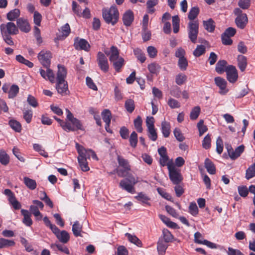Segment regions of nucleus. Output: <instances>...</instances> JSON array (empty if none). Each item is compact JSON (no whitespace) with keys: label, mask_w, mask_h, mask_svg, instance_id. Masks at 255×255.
I'll return each mask as SVG.
<instances>
[{"label":"nucleus","mask_w":255,"mask_h":255,"mask_svg":"<svg viewBox=\"0 0 255 255\" xmlns=\"http://www.w3.org/2000/svg\"><path fill=\"white\" fill-rule=\"evenodd\" d=\"M111 55L109 60L115 70L117 72H120L121 68L124 66L125 60L123 58L120 57L119 51L116 46H112L111 47Z\"/></svg>","instance_id":"1"},{"label":"nucleus","mask_w":255,"mask_h":255,"mask_svg":"<svg viewBox=\"0 0 255 255\" xmlns=\"http://www.w3.org/2000/svg\"><path fill=\"white\" fill-rule=\"evenodd\" d=\"M102 15L107 23H111L114 25L119 19V13L118 9L112 6L109 9H103Z\"/></svg>","instance_id":"2"},{"label":"nucleus","mask_w":255,"mask_h":255,"mask_svg":"<svg viewBox=\"0 0 255 255\" xmlns=\"http://www.w3.org/2000/svg\"><path fill=\"white\" fill-rule=\"evenodd\" d=\"M167 168L169 171V178L173 184H179L183 179L180 170L176 168L173 163H169L167 165Z\"/></svg>","instance_id":"3"},{"label":"nucleus","mask_w":255,"mask_h":255,"mask_svg":"<svg viewBox=\"0 0 255 255\" xmlns=\"http://www.w3.org/2000/svg\"><path fill=\"white\" fill-rule=\"evenodd\" d=\"M234 13L237 16L235 20L237 26L240 29H244L248 22L247 15L243 13L240 8H235Z\"/></svg>","instance_id":"4"},{"label":"nucleus","mask_w":255,"mask_h":255,"mask_svg":"<svg viewBox=\"0 0 255 255\" xmlns=\"http://www.w3.org/2000/svg\"><path fill=\"white\" fill-rule=\"evenodd\" d=\"M199 23L197 20L191 21L188 24V37L193 43L196 42L198 34Z\"/></svg>","instance_id":"5"},{"label":"nucleus","mask_w":255,"mask_h":255,"mask_svg":"<svg viewBox=\"0 0 255 255\" xmlns=\"http://www.w3.org/2000/svg\"><path fill=\"white\" fill-rule=\"evenodd\" d=\"M0 29L2 34L16 35L19 32L18 27L12 22L1 24Z\"/></svg>","instance_id":"6"},{"label":"nucleus","mask_w":255,"mask_h":255,"mask_svg":"<svg viewBox=\"0 0 255 255\" xmlns=\"http://www.w3.org/2000/svg\"><path fill=\"white\" fill-rule=\"evenodd\" d=\"M38 59L40 63L45 67L48 68L50 65L51 53L49 51L42 50L38 54Z\"/></svg>","instance_id":"7"},{"label":"nucleus","mask_w":255,"mask_h":255,"mask_svg":"<svg viewBox=\"0 0 255 255\" xmlns=\"http://www.w3.org/2000/svg\"><path fill=\"white\" fill-rule=\"evenodd\" d=\"M97 63L100 69L104 72L109 71V65L107 57L101 52H99L97 54Z\"/></svg>","instance_id":"8"},{"label":"nucleus","mask_w":255,"mask_h":255,"mask_svg":"<svg viewBox=\"0 0 255 255\" xmlns=\"http://www.w3.org/2000/svg\"><path fill=\"white\" fill-rule=\"evenodd\" d=\"M74 46L76 50H83L89 51L90 49V45L85 39L76 37L74 38Z\"/></svg>","instance_id":"9"},{"label":"nucleus","mask_w":255,"mask_h":255,"mask_svg":"<svg viewBox=\"0 0 255 255\" xmlns=\"http://www.w3.org/2000/svg\"><path fill=\"white\" fill-rule=\"evenodd\" d=\"M227 74V78L231 83H235L238 79V72L235 66L228 65L225 68Z\"/></svg>","instance_id":"10"},{"label":"nucleus","mask_w":255,"mask_h":255,"mask_svg":"<svg viewBox=\"0 0 255 255\" xmlns=\"http://www.w3.org/2000/svg\"><path fill=\"white\" fill-rule=\"evenodd\" d=\"M214 80L216 85L220 88L219 93L221 95L226 94L228 92V90L227 89V81L220 77L215 78Z\"/></svg>","instance_id":"11"},{"label":"nucleus","mask_w":255,"mask_h":255,"mask_svg":"<svg viewBox=\"0 0 255 255\" xmlns=\"http://www.w3.org/2000/svg\"><path fill=\"white\" fill-rule=\"evenodd\" d=\"M56 89L58 93L62 96L69 94L67 81H56Z\"/></svg>","instance_id":"12"},{"label":"nucleus","mask_w":255,"mask_h":255,"mask_svg":"<svg viewBox=\"0 0 255 255\" xmlns=\"http://www.w3.org/2000/svg\"><path fill=\"white\" fill-rule=\"evenodd\" d=\"M16 23L18 29L22 32L27 33L30 30V25L26 19L22 17L18 18L17 19Z\"/></svg>","instance_id":"13"},{"label":"nucleus","mask_w":255,"mask_h":255,"mask_svg":"<svg viewBox=\"0 0 255 255\" xmlns=\"http://www.w3.org/2000/svg\"><path fill=\"white\" fill-rule=\"evenodd\" d=\"M76 147L78 152H79V150L80 151V150L84 153L85 157L86 159L87 158H90L91 157L94 159H98L95 152L93 150H86L82 145L79 144L77 143L76 144Z\"/></svg>","instance_id":"14"},{"label":"nucleus","mask_w":255,"mask_h":255,"mask_svg":"<svg viewBox=\"0 0 255 255\" xmlns=\"http://www.w3.org/2000/svg\"><path fill=\"white\" fill-rule=\"evenodd\" d=\"M79 156L78 157V162L81 170L83 171H87L90 168L88 165L87 159L85 157L84 153L80 150H79Z\"/></svg>","instance_id":"15"},{"label":"nucleus","mask_w":255,"mask_h":255,"mask_svg":"<svg viewBox=\"0 0 255 255\" xmlns=\"http://www.w3.org/2000/svg\"><path fill=\"white\" fill-rule=\"evenodd\" d=\"M47 70H45L40 69L39 70L41 76L46 80H49L51 83H54L55 81L54 74L52 70L49 69V67L46 68Z\"/></svg>","instance_id":"16"},{"label":"nucleus","mask_w":255,"mask_h":255,"mask_svg":"<svg viewBox=\"0 0 255 255\" xmlns=\"http://www.w3.org/2000/svg\"><path fill=\"white\" fill-rule=\"evenodd\" d=\"M134 19V15L131 10H128L125 12L123 16V21L124 25L129 26L131 25Z\"/></svg>","instance_id":"17"},{"label":"nucleus","mask_w":255,"mask_h":255,"mask_svg":"<svg viewBox=\"0 0 255 255\" xmlns=\"http://www.w3.org/2000/svg\"><path fill=\"white\" fill-rule=\"evenodd\" d=\"M103 120L106 123L105 129L108 132L112 133L111 131L108 129V128L110 127L111 120V113L109 110L105 109L102 113Z\"/></svg>","instance_id":"18"},{"label":"nucleus","mask_w":255,"mask_h":255,"mask_svg":"<svg viewBox=\"0 0 255 255\" xmlns=\"http://www.w3.org/2000/svg\"><path fill=\"white\" fill-rule=\"evenodd\" d=\"M58 71L57 72V76L56 78V81H66L65 78L67 76V70L65 67L63 66H58Z\"/></svg>","instance_id":"19"},{"label":"nucleus","mask_w":255,"mask_h":255,"mask_svg":"<svg viewBox=\"0 0 255 255\" xmlns=\"http://www.w3.org/2000/svg\"><path fill=\"white\" fill-rule=\"evenodd\" d=\"M21 213L23 216V223L27 226H30L32 224V221L30 218L31 214L28 210L25 209H21Z\"/></svg>","instance_id":"20"},{"label":"nucleus","mask_w":255,"mask_h":255,"mask_svg":"<svg viewBox=\"0 0 255 255\" xmlns=\"http://www.w3.org/2000/svg\"><path fill=\"white\" fill-rule=\"evenodd\" d=\"M205 167L208 172L211 174L216 173V167L213 162L209 158H206L205 160Z\"/></svg>","instance_id":"21"},{"label":"nucleus","mask_w":255,"mask_h":255,"mask_svg":"<svg viewBox=\"0 0 255 255\" xmlns=\"http://www.w3.org/2000/svg\"><path fill=\"white\" fill-rule=\"evenodd\" d=\"M245 146L244 145H241L238 146L235 150H233L230 156L231 159L232 160H235L238 158L241 154L244 151Z\"/></svg>","instance_id":"22"},{"label":"nucleus","mask_w":255,"mask_h":255,"mask_svg":"<svg viewBox=\"0 0 255 255\" xmlns=\"http://www.w3.org/2000/svg\"><path fill=\"white\" fill-rule=\"evenodd\" d=\"M120 186L129 193H132L134 190V186L127 180H122L120 183Z\"/></svg>","instance_id":"23"},{"label":"nucleus","mask_w":255,"mask_h":255,"mask_svg":"<svg viewBox=\"0 0 255 255\" xmlns=\"http://www.w3.org/2000/svg\"><path fill=\"white\" fill-rule=\"evenodd\" d=\"M161 131L165 137H168L170 133V123L165 121L161 123Z\"/></svg>","instance_id":"24"},{"label":"nucleus","mask_w":255,"mask_h":255,"mask_svg":"<svg viewBox=\"0 0 255 255\" xmlns=\"http://www.w3.org/2000/svg\"><path fill=\"white\" fill-rule=\"evenodd\" d=\"M135 198L141 202L143 205L150 206V203L149 202L150 198L142 192L139 193L137 196H135Z\"/></svg>","instance_id":"25"},{"label":"nucleus","mask_w":255,"mask_h":255,"mask_svg":"<svg viewBox=\"0 0 255 255\" xmlns=\"http://www.w3.org/2000/svg\"><path fill=\"white\" fill-rule=\"evenodd\" d=\"M160 220L168 227L172 229L178 228V225L176 223L170 221V219L163 215H159Z\"/></svg>","instance_id":"26"},{"label":"nucleus","mask_w":255,"mask_h":255,"mask_svg":"<svg viewBox=\"0 0 255 255\" xmlns=\"http://www.w3.org/2000/svg\"><path fill=\"white\" fill-rule=\"evenodd\" d=\"M227 62L226 60H219L216 65V71L220 74L223 73L225 71V68L227 67Z\"/></svg>","instance_id":"27"},{"label":"nucleus","mask_w":255,"mask_h":255,"mask_svg":"<svg viewBox=\"0 0 255 255\" xmlns=\"http://www.w3.org/2000/svg\"><path fill=\"white\" fill-rule=\"evenodd\" d=\"M20 13L19 9L17 8L12 9L7 13V19L11 21H14L15 19H18L17 18L19 16Z\"/></svg>","instance_id":"28"},{"label":"nucleus","mask_w":255,"mask_h":255,"mask_svg":"<svg viewBox=\"0 0 255 255\" xmlns=\"http://www.w3.org/2000/svg\"><path fill=\"white\" fill-rule=\"evenodd\" d=\"M56 237L61 243L63 244L67 243L70 239L69 234L65 230L60 231L57 235Z\"/></svg>","instance_id":"29"},{"label":"nucleus","mask_w":255,"mask_h":255,"mask_svg":"<svg viewBox=\"0 0 255 255\" xmlns=\"http://www.w3.org/2000/svg\"><path fill=\"white\" fill-rule=\"evenodd\" d=\"M23 182L25 186L30 190H33L36 188L37 184L35 180L28 177H24L23 178Z\"/></svg>","instance_id":"30"},{"label":"nucleus","mask_w":255,"mask_h":255,"mask_svg":"<svg viewBox=\"0 0 255 255\" xmlns=\"http://www.w3.org/2000/svg\"><path fill=\"white\" fill-rule=\"evenodd\" d=\"M238 66L241 71H244L247 65V58L242 55L238 57Z\"/></svg>","instance_id":"31"},{"label":"nucleus","mask_w":255,"mask_h":255,"mask_svg":"<svg viewBox=\"0 0 255 255\" xmlns=\"http://www.w3.org/2000/svg\"><path fill=\"white\" fill-rule=\"evenodd\" d=\"M72 232L75 237H81V232L82 230V226L80 224L78 221L74 223L72 226Z\"/></svg>","instance_id":"32"},{"label":"nucleus","mask_w":255,"mask_h":255,"mask_svg":"<svg viewBox=\"0 0 255 255\" xmlns=\"http://www.w3.org/2000/svg\"><path fill=\"white\" fill-rule=\"evenodd\" d=\"M117 160L119 166L122 167L123 168H127V170H130V166L128 160L125 159L121 155H118Z\"/></svg>","instance_id":"33"},{"label":"nucleus","mask_w":255,"mask_h":255,"mask_svg":"<svg viewBox=\"0 0 255 255\" xmlns=\"http://www.w3.org/2000/svg\"><path fill=\"white\" fill-rule=\"evenodd\" d=\"M203 25L205 29L210 32L214 31L215 27L214 21L212 18L207 21H203Z\"/></svg>","instance_id":"34"},{"label":"nucleus","mask_w":255,"mask_h":255,"mask_svg":"<svg viewBox=\"0 0 255 255\" xmlns=\"http://www.w3.org/2000/svg\"><path fill=\"white\" fill-rule=\"evenodd\" d=\"M62 35L59 36V39H64L69 34L70 27L68 23H66L61 27Z\"/></svg>","instance_id":"35"},{"label":"nucleus","mask_w":255,"mask_h":255,"mask_svg":"<svg viewBox=\"0 0 255 255\" xmlns=\"http://www.w3.org/2000/svg\"><path fill=\"white\" fill-rule=\"evenodd\" d=\"M168 247L167 243L162 240H159L157 243V251L160 255H163Z\"/></svg>","instance_id":"36"},{"label":"nucleus","mask_w":255,"mask_h":255,"mask_svg":"<svg viewBox=\"0 0 255 255\" xmlns=\"http://www.w3.org/2000/svg\"><path fill=\"white\" fill-rule=\"evenodd\" d=\"M19 87L17 85L13 84L11 86L8 92V97L9 99H13L16 96L19 92Z\"/></svg>","instance_id":"37"},{"label":"nucleus","mask_w":255,"mask_h":255,"mask_svg":"<svg viewBox=\"0 0 255 255\" xmlns=\"http://www.w3.org/2000/svg\"><path fill=\"white\" fill-rule=\"evenodd\" d=\"M133 53L137 59L140 61L141 63L145 62L146 57L142 51L139 48H135L133 50Z\"/></svg>","instance_id":"38"},{"label":"nucleus","mask_w":255,"mask_h":255,"mask_svg":"<svg viewBox=\"0 0 255 255\" xmlns=\"http://www.w3.org/2000/svg\"><path fill=\"white\" fill-rule=\"evenodd\" d=\"M8 124L11 128L13 129L15 131L18 132L21 131V125L19 122L15 120H10L9 121Z\"/></svg>","instance_id":"39"},{"label":"nucleus","mask_w":255,"mask_h":255,"mask_svg":"<svg viewBox=\"0 0 255 255\" xmlns=\"http://www.w3.org/2000/svg\"><path fill=\"white\" fill-rule=\"evenodd\" d=\"M125 236L127 237L128 240L131 243H133L138 247L141 245V242L134 235L129 233H126Z\"/></svg>","instance_id":"40"},{"label":"nucleus","mask_w":255,"mask_h":255,"mask_svg":"<svg viewBox=\"0 0 255 255\" xmlns=\"http://www.w3.org/2000/svg\"><path fill=\"white\" fill-rule=\"evenodd\" d=\"M0 162L3 165H7L9 162L8 155L3 150L0 151Z\"/></svg>","instance_id":"41"},{"label":"nucleus","mask_w":255,"mask_h":255,"mask_svg":"<svg viewBox=\"0 0 255 255\" xmlns=\"http://www.w3.org/2000/svg\"><path fill=\"white\" fill-rule=\"evenodd\" d=\"M125 107L128 113H131L134 111L135 108L133 100L131 99H129L126 100L125 102Z\"/></svg>","instance_id":"42"},{"label":"nucleus","mask_w":255,"mask_h":255,"mask_svg":"<svg viewBox=\"0 0 255 255\" xmlns=\"http://www.w3.org/2000/svg\"><path fill=\"white\" fill-rule=\"evenodd\" d=\"M199 13V8L198 7L194 6L191 8L190 10L188 17L191 20H193L196 18Z\"/></svg>","instance_id":"43"},{"label":"nucleus","mask_w":255,"mask_h":255,"mask_svg":"<svg viewBox=\"0 0 255 255\" xmlns=\"http://www.w3.org/2000/svg\"><path fill=\"white\" fill-rule=\"evenodd\" d=\"M206 47L203 45H198L193 51V55L195 57H199L205 53Z\"/></svg>","instance_id":"44"},{"label":"nucleus","mask_w":255,"mask_h":255,"mask_svg":"<svg viewBox=\"0 0 255 255\" xmlns=\"http://www.w3.org/2000/svg\"><path fill=\"white\" fill-rule=\"evenodd\" d=\"M30 211L36 218V220H41L42 218V215L39 212L37 206L31 205L30 206Z\"/></svg>","instance_id":"45"},{"label":"nucleus","mask_w":255,"mask_h":255,"mask_svg":"<svg viewBox=\"0 0 255 255\" xmlns=\"http://www.w3.org/2000/svg\"><path fill=\"white\" fill-rule=\"evenodd\" d=\"M134 126L138 132H141L143 130L142 128V121L140 116H138L137 118L134 120Z\"/></svg>","instance_id":"46"},{"label":"nucleus","mask_w":255,"mask_h":255,"mask_svg":"<svg viewBox=\"0 0 255 255\" xmlns=\"http://www.w3.org/2000/svg\"><path fill=\"white\" fill-rule=\"evenodd\" d=\"M255 176V164H253L246 170V178L249 180Z\"/></svg>","instance_id":"47"},{"label":"nucleus","mask_w":255,"mask_h":255,"mask_svg":"<svg viewBox=\"0 0 255 255\" xmlns=\"http://www.w3.org/2000/svg\"><path fill=\"white\" fill-rule=\"evenodd\" d=\"M179 21L180 19L178 15H175L172 17L173 32L175 33L178 32L179 30Z\"/></svg>","instance_id":"48"},{"label":"nucleus","mask_w":255,"mask_h":255,"mask_svg":"<svg viewBox=\"0 0 255 255\" xmlns=\"http://www.w3.org/2000/svg\"><path fill=\"white\" fill-rule=\"evenodd\" d=\"M162 233L164 241L166 243H168L172 241L173 236L168 230L164 229L162 231Z\"/></svg>","instance_id":"49"},{"label":"nucleus","mask_w":255,"mask_h":255,"mask_svg":"<svg viewBox=\"0 0 255 255\" xmlns=\"http://www.w3.org/2000/svg\"><path fill=\"white\" fill-rule=\"evenodd\" d=\"M16 60L22 64L27 66L29 68H32L33 66V64L28 60L25 59L21 55H18L16 56Z\"/></svg>","instance_id":"50"},{"label":"nucleus","mask_w":255,"mask_h":255,"mask_svg":"<svg viewBox=\"0 0 255 255\" xmlns=\"http://www.w3.org/2000/svg\"><path fill=\"white\" fill-rule=\"evenodd\" d=\"M148 70L152 74H157L159 72L160 66L159 64L152 63L148 65Z\"/></svg>","instance_id":"51"},{"label":"nucleus","mask_w":255,"mask_h":255,"mask_svg":"<svg viewBox=\"0 0 255 255\" xmlns=\"http://www.w3.org/2000/svg\"><path fill=\"white\" fill-rule=\"evenodd\" d=\"M200 110L199 106H196L193 108L190 114V119L192 120L197 119L200 114Z\"/></svg>","instance_id":"52"},{"label":"nucleus","mask_w":255,"mask_h":255,"mask_svg":"<svg viewBox=\"0 0 255 255\" xmlns=\"http://www.w3.org/2000/svg\"><path fill=\"white\" fill-rule=\"evenodd\" d=\"M130 145L132 147H135L137 143V134L135 132V131H133L130 136L129 139Z\"/></svg>","instance_id":"53"},{"label":"nucleus","mask_w":255,"mask_h":255,"mask_svg":"<svg viewBox=\"0 0 255 255\" xmlns=\"http://www.w3.org/2000/svg\"><path fill=\"white\" fill-rule=\"evenodd\" d=\"M0 244L3 246V248H8L9 247L14 246L15 242L13 240L5 239L4 238H0Z\"/></svg>","instance_id":"54"},{"label":"nucleus","mask_w":255,"mask_h":255,"mask_svg":"<svg viewBox=\"0 0 255 255\" xmlns=\"http://www.w3.org/2000/svg\"><path fill=\"white\" fill-rule=\"evenodd\" d=\"M40 194L44 195V197H40V199L43 201L45 204L51 208L53 207V204L50 199L47 196L46 193L44 191H40Z\"/></svg>","instance_id":"55"},{"label":"nucleus","mask_w":255,"mask_h":255,"mask_svg":"<svg viewBox=\"0 0 255 255\" xmlns=\"http://www.w3.org/2000/svg\"><path fill=\"white\" fill-rule=\"evenodd\" d=\"M148 136L152 141H155L157 138V134L155 128L147 129Z\"/></svg>","instance_id":"56"},{"label":"nucleus","mask_w":255,"mask_h":255,"mask_svg":"<svg viewBox=\"0 0 255 255\" xmlns=\"http://www.w3.org/2000/svg\"><path fill=\"white\" fill-rule=\"evenodd\" d=\"M187 76L183 74H179L175 77L176 83L178 85H183L187 80Z\"/></svg>","instance_id":"57"},{"label":"nucleus","mask_w":255,"mask_h":255,"mask_svg":"<svg viewBox=\"0 0 255 255\" xmlns=\"http://www.w3.org/2000/svg\"><path fill=\"white\" fill-rule=\"evenodd\" d=\"M170 93L172 96L178 98L181 95L180 89L177 86H173L171 88Z\"/></svg>","instance_id":"58"},{"label":"nucleus","mask_w":255,"mask_h":255,"mask_svg":"<svg viewBox=\"0 0 255 255\" xmlns=\"http://www.w3.org/2000/svg\"><path fill=\"white\" fill-rule=\"evenodd\" d=\"M189 212L193 216H195L198 214V209L195 202H191L189 207Z\"/></svg>","instance_id":"59"},{"label":"nucleus","mask_w":255,"mask_h":255,"mask_svg":"<svg viewBox=\"0 0 255 255\" xmlns=\"http://www.w3.org/2000/svg\"><path fill=\"white\" fill-rule=\"evenodd\" d=\"M211 139L210 135H209V134H208L207 135L205 136L202 141L203 147L206 149L210 148L211 147Z\"/></svg>","instance_id":"60"},{"label":"nucleus","mask_w":255,"mask_h":255,"mask_svg":"<svg viewBox=\"0 0 255 255\" xmlns=\"http://www.w3.org/2000/svg\"><path fill=\"white\" fill-rule=\"evenodd\" d=\"M178 65L181 70H185L188 66V61L187 59L184 57L179 59L178 62Z\"/></svg>","instance_id":"61"},{"label":"nucleus","mask_w":255,"mask_h":255,"mask_svg":"<svg viewBox=\"0 0 255 255\" xmlns=\"http://www.w3.org/2000/svg\"><path fill=\"white\" fill-rule=\"evenodd\" d=\"M203 120H200L197 124V127L199 131V136H202L208 129L207 127L203 124Z\"/></svg>","instance_id":"62"},{"label":"nucleus","mask_w":255,"mask_h":255,"mask_svg":"<svg viewBox=\"0 0 255 255\" xmlns=\"http://www.w3.org/2000/svg\"><path fill=\"white\" fill-rule=\"evenodd\" d=\"M223 150V140L220 136H219L216 140V151L219 154H221Z\"/></svg>","instance_id":"63"},{"label":"nucleus","mask_w":255,"mask_h":255,"mask_svg":"<svg viewBox=\"0 0 255 255\" xmlns=\"http://www.w3.org/2000/svg\"><path fill=\"white\" fill-rule=\"evenodd\" d=\"M33 113L32 110H28L23 112V119L27 123L29 124L31 122L32 118Z\"/></svg>","instance_id":"64"}]
</instances>
